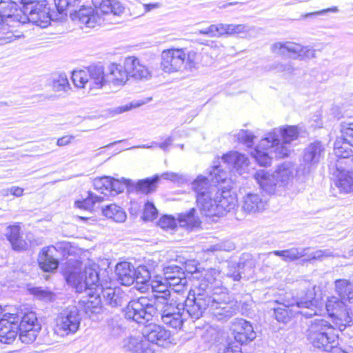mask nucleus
Wrapping results in <instances>:
<instances>
[{"label":"nucleus","mask_w":353,"mask_h":353,"mask_svg":"<svg viewBox=\"0 0 353 353\" xmlns=\"http://www.w3.org/2000/svg\"><path fill=\"white\" fill-rule=\"evenodd\" d=\"M345 304L342 299L332 296L327 299L325 305L329 314L334 317V326L341 332H344L353 325V311L347 310Z\"/></svg>","instance_id":"9"},{"label":"nucleus","mask_w":353,"mask_h":353,"mask_svg":"<svg viewBox=\"0 0 353 353\" xmlns=\"http://www.w3.org/2000/svg\"><path fill=\"white\" fill-rule=\"evenodd\" d=\"M106 74L102 65H92L84 70L74 72L72 80L77 87L85 88L88 85L90 89H99L108 83Z\"/></svg>","instance_id":"8"},{"label":"nucleus","mask_w":353,"mask_h":353,"mask_svg":"<svg viewBox=\"0 0 353 353\" xmlns=\"http://www.w3.org/2000/svg\"><path fill=\"white\" fill-rule=\"evenodd\" d=\"M196 209L192 208L188 212L179 215L177 221L172 216L165 215L159 221V225L163 229H174L177 223L181 228L192 229L199 225V219L195 216Z\"/></svg>","instance_id":"16"},{"label":"nucleus","mask_w":353,"mask_h":353,"mask_svg":"<svg viewBox=\"0 0 353 353\" xmlns=\"http://www.w3.org/2000/svg\"><path fill=\"white\" fill-rule=\"evenodd\" d=\"M30 291L32 294L39 300L48 302L52 301L53 299V294L50 290L43 289L41 287L32 288Z\"/></svg>","instance_id":"48"},{"label":"nucleus","mask_w":353,"mask_h":353,"mask_svg":"<svg viewBox=\"0 0 353 353\" xmlns=\"http://www.w3.org/2000/svg\"><path fill=\"white\" fill-rule=\"evenodd\" d=\"M98 268L99 266L94 263L85 266L83 272L74 270L65 275L67 283L75 288L77 292L86 293L87 295L81 299L79 303L90 317L101 311L103 303L101 297V280Z\"/></svg>","instance_id":"3"},{"label":"nucleus","mask_w":353,"mask_h":353,"mask_svg":"<svg viewBox=\"0 0 353 353\" xmlns=\"http://www.w3.org/2000/svg\"><path fill=\"white\" fill-rule=\"evenodd\" d=\"M210 174L212 176V180H215V182L217 183L225 181L228 177L227 172L221 170L219 165H214Z\"/></svg>","instance_id":"54"},{"label":"nucleus","mask_w":353,"mask_h":353,"mask_svg":"<svg viewBox=\"0 0 353 353\" xmlns=\"http://www.w3.org/2000/svg\"><path fill=\"white\" fill-rule=\"evenodd\" d=\"M142 103L131 102L124 105H121L115 108L112 110V112L114 114H121L125 112H128L133 108L139 107Z\"/></svg>","instance_id":"60"},{"label":"nucleus","mask_w":353,"mask_h":353,"mask_svg":"<svg viewBox=\"0 0 353 353\" xmlns=\"http://www.w3.org/2000/svg\"><path fill=\"white\" fill-rule=\"evenodd\" d=\"M55 6L59 13H63L67 8H72L70 15L72 19H78L80 23L88 28H94L101 25L105 20V17L110 14L120 16L124 11L121 2L111 0H92L94 8L82 6L79 10L74 9L82 0H54Z\"/></svg>","instance_id":"4"},{"label":"nucleus","mask_w":353,"mask_h":353,"mask_svg":"<svg viewBox=\"0 0 353 353\" xmlns=\"http://www.w3.org/2000/svg\"><path fill=\"white\" fill-rule=\"evenodd\" d=\"M81 321L79 309L75 305H69L63 309L56 320V330L61 335L76 333Z\"/></svg>","instance_id":"13"},{"label":"nucleus","mask_w":353,"mask_h":353,"mask_svg":"<svg viewBox=\"0 0 353 353\" xmlns=\"http://www.w3.org/2000/svg\"><path fill=\"white\" fill-rule=\"evenodd\" d=\"M103 214L108 219L115 222L123 223L126 219V213L123 209L116 204H110L103 208Z\"/></svg>","instance_id":"37"},{"label":"nucleus","mask_w":353,"mask_h":353,"mask_svg":"<svg viewBox=\"0 0 353 353\" xmlns=\"http://www.w3.org/2000/svg\"><path fill=\"white\" fill-rule=\"evenodd\" d=\"M294 170V166L290 162H285L278 167L274 174L281 187H284L292 179Z\"/></svg>","instance_id":"36"},{"label":"nucleus","mask_w":353,"mask_h":353,"mask_svg":"<svg viewBox=\"0 0 353 353\" xmlns=\"http://www.w3.org/2000/svg\"><path fill=\"white\" fill-rule=\"evenodd\" d=\"M314 289L307 290L304 295L296 301L288 303H277L274 307V315L277 321L287 323L298 313L307 318L312 317L317 314L316 308L319 301L315 298Z\"/></svg>","instance_id":"5"},{"label":"nucleus","mask_w":353,"mask_h":353,"mask_svg":"<svg viewBox=\"0 0 353 353\" xmlns=\"http://www.w3.org/2000/svg\"><path fill=\"white\" fill-rule=\"evenodd\" d=\"M26 327H18V333L19 335V339L23 343L30 344L33 343L37 334L41 330V325H37L34 329H32V330H26Z\"/></svg>","instance_id":"43"},{"label":"nucleus","mask_w":353,"mask_h":353,"mask_svg":"<svg viewBox=\"0 0 353 353\" xmlns=\"http://www.w3.org/2000/svg\"><path fill=\"white\" fill-rule=\"evenodd\" d=\"M128 77L129 73L125 65L112 63L108 68L106 74L108 83L115 85L123 84L128 80Z\"/></svg>","instance_id":"28"},{"label":"nucleus","mask_w":353,"mask_h":353,"mask_svg":"<svg viewBox=\"0 0 353 353\" xmlns=\"http://www.w3.org/2000/svg\"><path fill=\"white\" fill-rule=\"evenodd\" d=\"M126 351L132 353H150L151 352L150 344L142 334L141 336H131L128 338L124 343Z\"/></svg>","instance_id":"29"},{"label":"nucleus","mask_w":353,"mask_h":353,"mask_svg":"<svg viewBox=\"0 0 353 353\" xmlns=\"http://www.w3.org/2000/svg\"><path fill=\"white\" fill-rule=\"evenodd\" d=\"M19 6L12 0H0V29L17 27L19 23H24L21 19Z\"/></svg>","instance_id":"15"},{"label":"nucleus","mask_w":353,"mask_h":353,"mask_svg":"<svg viewBox=\"0 0 353 353\" xmlns=\"http://www.w3.org/2000/svg\"><path fill=\"white\" fill-rule=\"evenodd\" d=\"M19 12L23 23L30 22L42 28L50 23V8L46 0H19Z\"/></svg>","instance_id":"7"},{"label":"nucleus","mask_w":353,"mask_h":353,"mask_svg":"<svg viewBox=\"0 0 353 353\" xmlns=\"http://www.w3.org/2000/svg\"><path fill=\"white\" fill-rule=\"evenodd\" d=\"M342 137L345 143L353 146V123H350L342 130Z\"/></svg>","instance_id":"58"},{"label":"nucleus","mask_w":353,"mask_h":353,"mask_svg":"<svg viewBox=\"0 0 353 353\" xmlns=\"http://www.w3.org/2000/svg\"><path fill=\"white\" fill-rule=\"evenodd\" d=\"M39 323L36 314L33 312H30L25 314L21 319L18 327H26L25 326H30L32 324Z\"/></svg>","instance_id":"55"},{"label":"nucleus","mask_w":353,"mask_h":353,"mask_svg":"<svg viewBox=\"0 0 353 353\" xmlns=\"http://www.w3.org/2000/svg\"><path fill=\"white\" fill-rule=\"evenodd\" d=\"M161 68L167 73H172L181 70L188 64L190 68L194 67L191 59V54L188 57L183 49H168L161 53Z\"/></svg>","instance_id":"11"},{"label":"nucleus","mask_w":353,"mask_h":353,"mask_svg":"<svg viewBox=\"0 0 353 353\" xmlns=\"http://www.w3.org/2000/svg\"><path fill=\"white\" fill-rule=\"evenodd\" d=\"M19 37L14 35L12 31H8L0 36V46L11 43Z\"/></svg>","instance_id":"61"},{"label":"nucleus","mask_w":353,"mask_h":353,"mask_svg":"<svg viewBox=\"0 0 353 353\" xmlns=\"http://www.w3.org/2000/svg\"><path fill=\"white\" fill-rule=\"evenodd\" d=\"M336 327L323 319L311 320L305 332L307 341L314 348L330 352L336 347V336L334 333Z\"/></svg>","instance_id":"6"},{"label":"nucleus","mask_w":353,"mask_h":353,"mask_svg":"<svg viewBox=\"0 0 353 353\" xmlns=\"http://www.w3.org/2000/svg\"><path fill=\"white\" fill-rule=\"evenodd\" d=\"M159 176L160 179L162 178L177 184H183L187 181L185 175L174 172H165L162 173Z\"/></svg>","instance_id":"49"},{"label":"nucleus","mask_w":353,"mask_h":353,"mask_svg":"<svg viewBox=\"0 0 353 353\" xmlns=\"http://www.w3.org/2000/svg\"><path fill=\"white\" fill-rule=\"evenodd\" d=\"M276 134H281L284 143H290L292 141L296 140L299 137V130L297 126L287 125L278 129H274Z\"/></svg>","instance_id":"41"},{"label":"nucleus","mask_w":353,"mask_h":353,"mask_svg":"<svg viewBox=\"0 0 353 353\" xmlns=\"http://www.w3.org/2000/svg\"><path fill=\"white\" fill-rule=\"evenodd\" d=\"M254 176L261 189L269 194H275L282 188L274 174H268L264 170L256 171Z\"/></svg>","instance_id":"24"},{"label":"nucleus","mask_w":353,"mask_h":353,"mask_svg":"<svg viewBox=\"0 0 353 353\" xmlns=\"http://www.w3.org/2000/svg\"><path fill=\"white\" fill-rule=\"evenodd\" d=\"M235 246L233 243L229 241H220L219 243L209 245L206 248L208 252H218L221 251L230 252L234 250Z\"/></svg>","instance_id":"47"},{"label":"nucleus","mask_w":353,"mask_h":353,"mask_svg":"<svg viewBox=\"0 0 353 353\" xmlns=\"http://www.w3.org/2000/svg\"><path fill=\"white\" fill-rule=\"evenodd\" d=\"M172 141H173L172 137H168L163 142H162V143L153 142V144L155 145V146H159L163 150L167 151V148L172 144Z\"/></svg>","instance_id":"63"},{"label":"nucleus","mask_w":353,"mask_h":353,"mask_svg":"<svg viewBox=\"0 0 353 353\" xmlns=\"http://www.w3.org/2000/svg\"><path fill=\"white\" fill-rule=\"evenodd\" d=\"M157 210L154 203L148 201L145 204L143 218L145 220L152 221L157 216Z\"/></svg>","instance_id":"53"},{"label":"nucleus","mask_w":353,"mask_h":353,"mask_svg":"<svg viewBox=\"0 0 353 353\" xmlns=\"http://www.w3.org/2000/svg\"><path fill=\"white\" fill-rule=\"evenodd\" d=\"M221 28L222 27H220L219 24L216 25H211L207 28L201 29L199 30V34H205L208 37H219L220 35V31L223 30Z\"/></svg>","instance_id":"57"},{"label":"nucleus","mask_w":353,"mask_h":353,"mask_svg":"<svg viewBox=\"0 0 353 353\" xmlns=\"http://www.w3.org/2000/svg\"><path fill=\"white\" fill-rule=\"evenodd\" d=\"M99 284L104 304L111 307H118L128 302V295L120 288L104 287L101 281Z\"/></svg>","instance_id":"21"},{"label":"nucleus","mask_w":353,"mask_h":353,"mask_svg":"<svg viewBox=\"0 0 353 353\" xmlns=\"http://www.w3.org/2000/svg\"><path fill=\"white\" fill-rule=\"evenodd\" d=\"M110 185H108V194L116 195L123 192L126 188H132V181L124 178L119 180L110 177Z\"/></svg>","instance_id":"39"},{"label":"nucleus","mask_w":353,"mask_h":353,"mask_svg":"<svg viewBox=\"0 0 353 353\" xmlns=\"http://www.w3.org/2000/svg\"><path fill=\"white\" fill-rule=\"evenodd\" d=\"M254 265V262L252 259L240 261L238 263H232L228 266L227 276L234 281H239L243 275L245 276L247 273H250Z\"/></svg>","instance_id":"31"},{"label":"nucleus","mask_w":353,"mask_h":353,"mask_svg":"<svg viewBox=\"0 0 353 353\" xmlns=\"http://www.w3.org/2000/svg\"><path fill=\"white\" fill-rule=\"evenodd\" d=\"M159 180V175L157 174L152 178L140 179L136 183L132 181V188H134L137 192L149 194L157 190Z\"/></svg>","instance_id":"33"},{"label":"nucleus","mask_w":353,"mask_h":353,"mask_svg":"<svg viewBox=\"0 0 353 353\" xmlns=\"http://www.w3.org/2000/svg\"><path fill=\"white\" fill-rule=\"evenodd\" d=\"M124 309L125 317L137 323H145L151 321L155 316V306L148 296H141L137 299L128 301Z\"/></svg>","instance_id":"10"},{"label":"nucleus","mask_w":353,"mask_h":353,"mask_svg":"<svg viewBox=\"0 0 353 353\" xmlns=\"http://www.w3.org/2000/svg\"><path fill=\"white\" fill-rule=\"evenodd\" d=\"M334 154L339 158H348L351 154V150L345 149L343 145H340V143H336L334 145Z\"/></svg>","instance_id":"59"},{"label":"nucleus","mask_w":353,"mask_h":353,"mask_svg":"<svg viewBox=\"0 0 353 353\" xmlns=\"http://www.w3.org/2000/svg\"><path fill=\"white\" fill-rule=\"evenodd\" d=\"M163 274L165 278H173L176 276H183L185 271L181 266L170 265L163 268Z\"/></svg>","instance_id":"52"},{"label":"nucleus","mask_w":353,"mask_h":353,"mask_svg":"<svg viewBox=\"0 0 353 353\" xmlns=\"http://www.w3.org/2000/svg\"><path fill=\"white\" fill-rule=\"evenodd\" d=\"M237 139L240 142L245 143L248 147H251L253 145L254 136L248 130H241L237 134Z\"/></svg>","instance_id":"56"},{"label":"nucleus","mask_w":353,"mask_h":353,"mask_svg":"<svg viewBox=\"0 0 353 353\" xmlns=\"http://www.w3.org/2000/svg\"><path fill=\"white\" fill-rule=\"evenodd\" d=\"M125 65L128 71L129 77L134 79H147L150 74L148 69L145 65L140 64L139 59L134 57L126 58Z\"/></svg>","instance_id":"30"},{"label":"nucleus","mask_w":353,"mask_h":353,"mask_svg":"<svg viewBox=\"0 0 353 353\" xmlns=\"http://www.w3.org/2000/svg\"><path fill=\"white\" fill-rule=\"evenodd\" d=\"M143 334L148 343L159 346L171 343V332L158 324H149L143 330Z\"/></svg>","instance_id":"18"},{"label":"nucleus","mask_w":353,"mask_h":353,"mask_svg":"<svg viewBox=\"0 0 353 353\" xmlns=\"http://www.w3.org/2000/svg\"><path fill=\"white\" fill-rule=\"evenodd\" d=\"M270 70H275L278 72H283L285 74H292L294 70V67L292 62L287 63L275 62L270 66Z\"/></svg>","instance_id":"51"},{"label":"nucleus","mask_w":353,"mask_h":353,"mask_svg":"<svg viewBox=\"0 0 353 353\" xmlns=\"http://www.w3.org/2000/svg\"><path fill=\"white\" fill-rule=\"evenodd\" d=\"M272 53L286 56L288 54L294 59H311L315 57V50L309 46H303L291 41L276 42L271 46Z\"/></svg>","instance_id":"14"},{"label":"nucleus","mask_w":353,"mask_h":353,"mask_svg":"<svg viewBox=\"0 0 353 353\" xmlns=\"http://www.w3.org/2000/svg\"><path fill=\"white\" fill-rule=\"evenodd\" d=\"M223 160L240 175L245 173L248 170L249 160L243 154L230 152L223 157Z\"/></svg>","instance_id":"25"},{"label":"nucleus","mask_w":353,"mask_h":353,"mask_svg":"<svg viewBox=\"0 0 353 353\" xmlns=\"http://www.w3.org/2000/svg\"><path fill=\"white\" fill-rule=\"evenodd\" d=\"M168 283H163L162 282H157L156 284L152 285L153 296L150 299V302L155 306H159V304L167 302L170 303V301H174L179 300L171 295L170 291L168 289Z\"/></svg>","instance_id":"26"},{"label":"nucleus","mask_w":353,"mask_h":353,"mask_svg":"<svg viewBox=\"0 0 353 353\" xmlns=\"http://www.w3.org/2000/svg\"><path fill=\"white\" fill-rule=\"evenodd\" d=\"M220 271L214 268L206 270L192 289V298L188 296L184 303L179 300L159 303L155 309L156 319L168 326L180 329L188 317L200 319L209 310L219 320L233 316L234 309L230 303L226 288L219 279Z\"/></svg>","instance_id":"1"},{"label":"nucleus","mask_w":353,"mask_h":353,"mask_svg":"<svg viewBox=\"0 0 353 353\" xmlns=\"http://www.w3.org/2000/svg\"><path fill=\"white\" fill-rule=\"evenodd\" d=\"M334 184L341 192H353V172L350 171L340 172Z\"/></svg>","instance_id":"35"},{"label":"nucleus","mask_w":353,"mask_h":353,"mask_svg":"<svg viewBox=\"0 0 353 353\" xmlns=\"http://www.w3.org/2000/svg\"><path fill=\"white\" fill-rule=\"evenodd\" d=\"M5 235L14 250L21 251L26 248V243L20 234V228L18 225L7 227Z\"/></svg>","instance_id":"34"},{"label":"nucleus","mask_w":353,"mask_h":353,"mask_svg":"<svg viewBox=\"0 0 353 353\" xmlns=\"http://www.w3.org/2000/svg\"><path fill=\"white\" fill-rule=\"evenodd\" d=\"M115 272L118 280L123 285L134 283V266L129 262H121L116 265Z\"/></svg>","instance_id":"32"},{"label":"nucleus","mask_w":353,"mask_h":353,"mask_svg":"<svg viewBox=\"0 0 353 353\" xmlns=\"http://www.w3.org/2000/svg\"><path fill=\"white\" fill-rule=\"evenodd\" d=\"M52 86L55 92H67L70 89V84L66 74H55L52 78Z\"/></svg>","instance_id":"45"},{"label":"nucleus","mask_w":353,"mask_h":353,"mask_svg":"<svg viewBox=\"0 0 353 353\" xmlns=\"http://www.w3.org/2000/svg\"><path fill=\"white\" fill-rule=\"evenodd\" d=\"M267 201L260 194L249 192L241 201V210L247 214H256L263 212Z\"/></svg>","instance_id":"22"},{"label":"nucleus","mask_w":353,"mask_h":353,"mask_svg":"<svg viewBox=\"0 0 353 353\" xmlns=\"http://www.w3.org/2000/svg\"><path fill=\"white\" fill-rule=\"evenodd\" d=\"M272 154L270 149H263L260 148V143L254 151L252 153L255 161L261 166H268L270 165L272 159Z\"/></svg>","instance_id":"40"},{"label":"nucleus","mask_w":353,"mask_h":353,"mask_svg":"<svg viewBox=\"0 0 353 353\" xmlns=\"http://www.w3.org/2000/svg\"><path fill=\"white\" fill-rule=\"evenodd\" d=\"M104 201V196H97L89 192L88 196L82 201H77L75 205L79 208L91 210L95 203H101Z\"/></svg>","instance_id":"42"},{"label":"nucleus","mask_w":353,"mask_h":353,"mask_svg":"<svg viewBox=\"0 0 353 353\" xmlns=\"http://www.w3.org/2000/svg\"><path fill=\"white\" fill-rule=\"evenodd\" d=\"M256 336L252 324L243 319L236 320L234 324V338L240 344L252 341Z\"/></svg>","instance_id":"23"},{"label":"nucleus","mask_w":353,"mask_h":353,"mask_svg":"<svg viewBox=\"0 0 353 353\" xmlns=\"http://www.w3.org/2000/svg\"><path fill=\"white\" fill-rule=\"evenodd\" d=\"M165 281L168 283L170 288L176 292H181L184 290L188 284V280L185 274L183 276H178L173 278H165Z\"/></svg>","instance_id":"44"},{"label":"nucleus","mask_w":353,"mask_h":353,"mask_svg":"<svg viewBox=\"0 0 353 353\" xmlns=\"http://www.w3.org/2000/svg\"><path fill=\"white\" fill-rule=\"evenodd\" d=\"M309 248H296L293 247L284 250H274L269 252V254L281 257L282 260L286 263L292 262L301 259L305 256L307 258L303 261L308 262L312 260H323L324 258L333 256V253L330 250H318L310 254H308Z\"/></svg>","instance_id":"12"},{"label":"nucleus","mask_w":353,"mask_h":353,"mask_svg":"<svg viewBox=\"0 0 353 353\" xmlns=\"http://www.w3.org/2000/svg\"><path fill=\"white\" fill-rule=\"evenodd\" d=\"M152 268L145 265H140L136 268H134V282L137 284L147 285L151 279Z\"/></svg>","instance_id":"38"},{"label":"nucleus","mask_w":353,"mask_h":353,"mask_svg":"<svg viewBox=\"0 0 353 353\" xmlns=\"http://www.w3.org/2000/svg\"><path fill=\"white\" fill-rule=\"evenodd\" d=\"M220 27H222L221 28L223 30L220 31V35H223L224 34H234V25L233 24H223L220 23Z\"/></svg>","instance_id":"62"},{"label":"nucleus","mask_w":353,"mask_h":353,"mask_svg":"<svg viewBox=\"0 0 353 353\" xmlns=\"http://www.w3.org/2000/svg\"><path fill=\"white\" fill-rule=\"evenodd\" d=\"M55 250V247L52 245L43 248L39 253L38 263L44 272H51L57 269L59 261L54 256Z\"/></svg>","instance_id":"27"},{"label":"nucleus","mask_w":353,"mask_h":353,"mask_svg":"<svg viewBox=\"0 0 353 353\" xmlns=\"http://www.w3.org/2000/svg\"><path fill=\"white\" fill-rule=\"evenodd\" d=\"M325 147L320 141L309 144L304 150L303 160V174H309L314 170L325 154Z\"/></svg>","instance_id":"17"},{"label":"nucleus","mask_w":353,"mask_h":353,"mask_svg":"<svg viewBox=\"0 0 353 353\" xmlns=\"http://www.w3.org/2000/svg\"><path fill=\"white\" fill-rule=\"evenodd\" d=\"M110 185V176H106L95 179L93 182L94 188L105 196L108 194V185Z\"/></svg>","instance_id":"50"},{"label":"nucleus","mask_w":353,"mask_h":353,"mask_svg":"<svg viewBox=\"0 0 353 353\" xmlns=\"http://www.w3.org/2000/svg\"><path fill=\"white\" fill-rule=\"evenodd\" d=\"M192 189L196 194L197 206L205 216H223L236 206L237 199L234 193L210 184V180L203 175L192 181Z\"/></svg>","instance_id":"2"},{"label":"nucleus","mask_w":353,"mask_h":353,"mask_svg":"<svg viewBox=\"0 0 353 353\" xmlns=\"http://www.w3.org/2000/svg\"><path fill=\"white\" fill-rule=\"evenodd\" d=\"M239 352V347H234L232 344L229 343L227 346H224L223 349L219 348V353H238Z\"/></svg>","instance_id":"64"},{"label":"nucleus","mask_w":353,"mask_h":353,"mask_svg":"<svg viewBox=\"0 0 353 353\" xmlns=\"http://www.w3.org/2000/svg\"><path fill=\"white\" fill-rule=\"evenodd\" d=\"M19 316L10 314L8 319L0 321V342L5 344L12 343L18 334Z\"/></svg>","instance_id":"20"},{"label":"nucleus","mask_w":353,"mask_h":353,"mask_svg":"<svg viewBox=\"0 0 353 353\" xmlns=\"http://www.w3.org/2000/svg\"><path fill=\"white\" fill-rule=\"evenodd\" d=\"M335 292L339 297L344 300L348 291L352 290L353 284L346 279H337L334 282Z\"/></svg>","instance_id":"46"},{"label":"nucleus","mask_w":353,"mask_h":353,"mask_svg":"<svg viewBox=\"0 0 353 353\" xmlns=\"http://www.w3.org/2000/svg\"><path fill=\"white\" fill-rule=\"evenodd\" d=\"M290 143L280 142L279 134L276 130L268 133L267 137L260 141V148L263 149H270L271 153L275 154L276 158H284L288 156L290 152Z\"/></svg>","instance_id":"19"}]
</instances>
